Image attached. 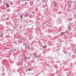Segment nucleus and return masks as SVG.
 <instances>
[{
    "label": "nucleus",
    "instance_id": "obj_13",
    "mask_svg": "<svg viewBox=\"0 0 76 76\" xmlns=\"http://www.w3.org/2000/svg\"><path fill=\"white\" fill-rule=\"evenodd\" d=\"M7 25H8V23H7Z\"/></svg>",
    "mask_w": 76,
    "mask_h": 76
},
{
    "label": "nucleus",
    "instance_id": "obj_6",
    "mask_svg": "<svg viewBox=\"0 0 76 76\" xmlns=\"http://www.w3.org/2000/svg\"><path fill=\"white\" fill-rule=\"evenodd\" d=\"M23 16L21 14V16H20V18L21 19H22V17Z\"/></svg>",
    "mask_w": 76,
    "mask_h": 76
},
{
    "label": "nucleus",
    "instance_id": "obj_19",
    "mask_svg": "<svg viewBox=\"0 0 76 76\" xmlns=\"http://www.w3.org/2000/svg\"><path fill=\"white\" fill-rule=\"evenodd\" d=\"M22 1H23V0H21Z\"/></svg>",
    "mask_w": 76,
    "mask_h": 76
},
{
    "label": "nucleus",
    "instance_id": "obj_2",
    "mask_svg": "<svg viewBox=\"0 0 76 76\" xmlns=\"http://www.w3.org/2000/svg\"><path fill=\"white\" fill-rule=\"evenodd\" d=\"M68 29L69 30V31H70V30H71V28L69 27V26H68Z\"/></svg>",
    "mask_w": 76,
    "mask_h": 76
},
{
    "label": "nucleus",
    "instance_id": "obj_1",
    "mask_svg": "<svg viewBox=\"0 0 76 76\" xmlns=\"http://www.w3.org/2000/svg\"><path fill=\"white\" fill-rule=\"evenodd\" d=\"M6 4L7 7H9V6H10L9 5V4H7V3H6Z\"/></svg>",
    "mask_w": 76,
    "mask_h": 76
},
{
    "label": "nucleus",
    "instance_id": "obj_17",
    "mask_svg": "<svg viewBox=\"0 0 76 76\" xmlns=\"http://www.w3.org/2000/svg\"><path fill=\"white\" fill-rule=\"evenodd\" d=\"M48 66H49V65H48Z\"/></svg>",
    "mask_w": 76,
    "mask_h": 76
},
{
    "label": "nucleus",
    "instance_id": "obj_20",
    "mask_svg": "<svg viewBox=\"0 0 76 76\" xmlns=\"http://www.w3.org/2000/svg\"><path fill=\"white\" fill-rule=\"evenodd\" d=\"M46 6H47V5H46Z\"/></svg>",
    "mask_w": 76,
    "mask_h": 76
},
{
    "label": "nucleus",
    "instance_id": "obj_8",
    "mask_svg": "<svg viewBox=\"0 0 76 76\" xmlns=\"http://www.w3.org/2000/svg\"><path fill=\"white\" fill-rule=\"evenodd\" d=\"M25 17H27V15H25Z\"/></svg>",
    "mask_w": 76,
    "mask_h": 76
},
{
    "label": "nucleus",
    "instance_id": "obj_3",
    "mask_svg": "<svg viewBox=\"0 0 76 76\" xmlns=\"http://www.w3.org/2000/svg\"><path fill=\"white\" fill-rule=\"evenodd\" d=\"M65 33L66 32H64L63 33L62 32H61V34H62V35H64Z\"/></svg>",
    "mask_w": 76,
    "mask_h": 76
},
{
    "label": "nucleus",
    "instance_id": "obj_21",
    "mask_svg": "<svg viewBox=\"0 0 76 76\" xmlns=\"http://www.w3.org/2000/svg\"><path fill=\"white\" fill-rule=\"evenodd\" d=\"M3 9H4V8Z\"/></svg>",
    "mask_w": 76,
    "mask_h": 76
},
{
    "label": "nucleus",
    "instance_id": "obj_16",
    "mask_svg": "<svg viewBox=\"0 0 76 76\" xmlns=\"http://www.w3.org/2000/svg\"><path fill=\"white\" fill-rule=\"evenodd\" d=\"M9 30H10V31H11V30H10V29H9Z\"/></svg>",
    "mask_w": 76,
    "mask_h": 76
},
{
    "label": "nucleus",
    "instance_id": "obj_15",
    "mask_svg": "<svg viewBox=\"0 0 76 76\" xmlns=\"http://www.w3.org/2000/svg\"><path fill=\"white\" fill-rule=\"evenodd\" d=\"M2 37V35H1V36H0V37Z\"/></svg>",
    "mask_w": 76,
    "mask_h": 76
},
{
    "label": "nucleus",
    "instance_id": "obj_5",
    "mask_svg": "<svg viewBox=\"0 0 76 76\" xmlns=\"http://www.w3.org/2000/svg\"><path fill=\"white\" fill-rule=\"evenodd\" d=\"M34 55L35 56V57H37V55H35L36 54V53H33Z\"/></svg>",
    "mask_w": 76,
    "mask_h": 76
},
{
    "label": "nucleus",
    "instance_id": "obj_18",
    "mask_svg": "<svg viewBox=\"0 0 76 76\" xmlns=\"http://www.w3.org/2000/svg\"><path fill=\"white\" fill-rule=\"evenodd\" d=\"M1 35H2V34H3L2 33H1Z\"/></svg>",
    "mask_w": 76,
    "mask_h": 76
},
{
    "label": "nucleus",
    "instance_id": "obj_7",
    "mask_svg": "<svg viewBox=\"0 0 76 76\" xmlns=\"http://www.w3.org/2000/svg\"><path fill=\"white\" fill-rule=\"evenodd\" d=\"M47 47V45H45V46H44V47H43V48H46V47Z\"/></svg>",
    "mask_w": 76,
    "mask_h": 76
},
{
    "label": "nucleus",
    "instance_id": "obj_12",
    "mask_svg": "<svg viewBox=\"0 0 76 76\" xmlns=\"http://www.w3.org/2000/svg\"><path fill=\"white\" fill-rule=\"evenodd\" d=\"M28 58H31V57H28Z\"/></svg>",
    "mask_w": 76,
    "mask_h": 76
},
{
    "label": "nucleus",
    "instance_id": "obj_4",
    "mask_svg": "<svg viewBox=\"0 0 76 76\" xmlns=\"http://www.w3.org/2000/svg\"><path fill=\"white\" fill-rule=\"evenodd\" d=\"M28 70V71H30V69H26V72H27Z\"/></svg>",
    "mask_w": 76,
    "mask_h": 76
},
{
    "label": "nucleus",
    "instance_id": "obj_11",
    "mask_svg": "<svg viewBox=\"0 0 76 76\" xmlns=\"http://www.w3.org/2000/svg\"><path fill=\"white\" fill-rule=\"evenodd\" d=\"M57 6V5H56V4H55V5H54L55 6Z\"/></svg>",
    "mask_w": 76,
    "mask_h": 76
},
{
    "label": "nucleus",
    "instance_id": "obj_14",
    "mask_svg": "<svg viewBox=\"0 0 76 76\" xmlns=\"http://www.w3.org/2000/svg\"><path fill=\"white\" fill-rule=\"evenodd\" d=\"M30 56H32V54H30Z\"/></svg>",
    "mask_w": 76,
    "mask_h": 76
},
{
    "label": "nucleus",
    "instance_id": "obj_9",
    "mask_svg": "<svg viewBox=\"0 0 76 76\" xmlns=\"http://www.w3.org/2000/svg\"><path fill=\"white\" fill-rule=\"evenodd\" d=\"M13 51V50H10V52H11V51Z\"/></svg>",
    "mask_w": 76,
    "mask_h": 76
},
{
    "label": "nucleus",
    "instance_id": "obj_10",
    "mask_svg": "<svg viewBox=\"0 0 76 76\" xmlns=\"http://www.w3.org/2000/svg\"><path fill=\"white\" fill-rule=\"evenodd\" d=\"M32 13H33V14H35V12H32Z\"/></svg>",
    "mask_w": 76,
    "mask_h": 76
}]
</instances>
